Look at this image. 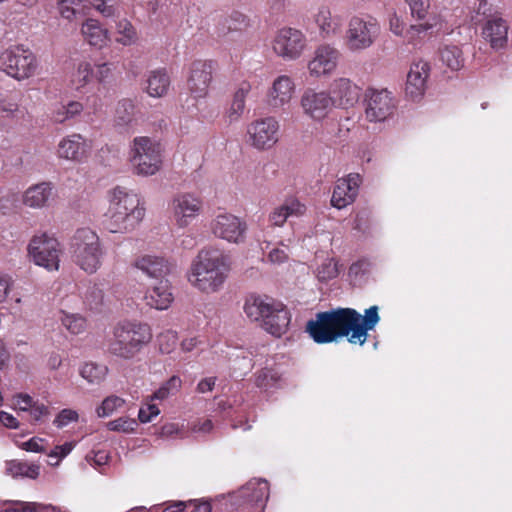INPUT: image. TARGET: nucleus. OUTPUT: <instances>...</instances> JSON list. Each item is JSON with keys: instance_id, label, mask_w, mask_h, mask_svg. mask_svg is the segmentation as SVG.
I'll use <instances>...</instances> for the list:
<instances>
[{"instance_id": "obj_32", "label": "nucleus", "mask_w": 512, "mask_h": 512, "mask_svg": "<svg viewBox=\"0 0 512 512\" xmlns=\"http://www.w3.org/2000/svg\"><path fill=\"white\" fill-rule=\"evenodd\" d=\"M84 40L91 46L102 48L108 41V31L95 19H87L81 26Z\"/></svg>"}, {"instance_id": "obj_7", "label": "nucleus", "mask_w": 512, "mask_h": 512, "mask_svg": "<svg viewBox=\"0 0 512 512\" xmlns=\"http://www.w3.org/2000/svg\"><path fill=\"white\" fill-rule=\"evenodd\" d=\"M129 159L135 174L155 175L163 162L161 144L146 136L135 137L130 145Z\"/></svg>"}, {"instance_id": "obj_41", "label": "nucleus", "mask_w": 512, "mask_h": 512, "mask_svg": "<svg viewBox=\"0 0 512 512\" xmlns=\"http://www.w3.org/2000/svg\"><path fill=\"white\" fill-rule=\"evenodd\" d=\"M107 372V366L94 362L85 363L80 370L81 376L91 384L101 383L105 379Z\"/></svg>"}, {"instance_id": "obj_4", "label": "nucleus", "mask_w": 512, "mask_h": 512, "mask_svg": "<svg viewBox=\"0 0 512 512\" xmlns=\"http://www.w3.org/2000/svg\"><path fill=\"white\" fill-rule=\"evenodd\" d=\"M152 340L148 324L136 320L118 322L108 339L107 349L110 355L122 359H134Z\"/></svg>"}, {"instance_id": "obj_38", "label": "nucleus", "mask_w": 512, "mask_h": 512, "mask_svg": "<svg viewBox=\"0 0 512 512\" xmlns=\"http://www.w3.org/2000/svg\"><path fill=\"white\" fill-rule=\"evenodd\" d=\"M440 59L444 65L453 71L464 67L465 58L462 49L457 45H445L440 49Z\"/></svg>"}, {"instance_id": "obj_46", "label": "nucleus", "mask_w": 512, "mask_h": 512, "mask_svg": "<svg viewBox=\"0 0 512 512\" xmlns=\"http://www.w3.org/2000/svg\"><path fill=\"white\" fill-rule=\"evenodd\" d=\"M280 380V375L274 369L264 368L256 374L255 384L262 389L273 387Z\"/></svg>"}, {"instance_id": "obj_17", "label": "nucleus", "mask_w": 512, "mask_h": 512, "mask_svg": "<svg viewBox=\"0 0 512 512\" xmlns=\"http://www.w3.org/2000/svg\"><path fill=\"white\" fill-rule=\"evenodd\" d=\"M418 21L419 23L407 25L404 15L393 12L389 16V29L394 35L403 38L407 43L416 44L435 25L430 18Z\"/></svg>"}, {"instance_id": "obj_5", "label": "nucleus", "mask_w": 512, "mask_h": 512, "mask_svg": "<svg viewBox=\"0 0 512 512\" xmlns=\"http://www.w3.org/2000/svg\"><path fill=\"white\" fill-rule=\"evenodd\" d=\"M247 317L260 322L261 327L275 337H281L288 330L291 316L280 302L269 297L250 296L244 304Z\"/></svg>"}, {"instance_id": "obj_16", "label": "nucleus", "mask_w": 512, "mask_h": 512, "mask_svg": "<svg viewBox=\"0 0 512 512\" xmlns=\"http://www.w3.org/2000/svg\"><path fill=\"white\" fill-rule=\"evenodd\" d=\"M279 122L274 117H265L249 124L248 143L256 149H269L278 141Z\"/></svg>"}, {"instance_id": "obj_23", "label": "nucleus", "mask_w": 512, "mask_h": 512, "mask_svg": "<svg viewBox=\"0 0 512 512\" xmlns=\"http://www.w3.org/2000/svg\"><path fill=\"white\" fill-rule=\"evenodd\" d=\"M430 66L425 61L414 62L407 75L405 93L413 101L421 99L427 87Z\"/></svg>"}, {"instance_id": "obj_8", "label": "nucleus", "mask_w": 512, "mask_h": 512, "mask_svg": "<svg viewBox=\"0 0 512 512\" xmlns=\"http://www.w3.org/2000/svg\"><path fill=\"white\" fill-rule=\"evenodd\" d=\"M380 24L370 15H354L347 24L344 43L353 53L362 52L370 48L380 34Z\"/></svg>"}, {"instance_id": "obj_12", "label": "nucleus", "mask_w": 512, "mask_h": 512, "mask_svg": "<svg viewBox=\"0 0 512 512\" xmlns=\"http://www.w3.org/2000/svg\"><path fill=\"white\" fill-rule=\"evenodd\" d=\"M307 39L301 30L291 27L279 29L272 40L274 53L284 60H296L304 52Z\"/></svg>"}, {"instance_id": "obj_35", "label": "nucleus", "mask_w": 512, "mask_h": 512, "mask_svg": "<svg viewBox=\"0 0 512 512\" xmlns=\"http://www.w3.org/2000/svg\"><path fill=\"white\" fill-rule=\"evenodd\" d=\"M57 10L62 18L74 21L86 16L89 7L84 0H59Z\"/></svg>"}, {"instance_id": "obj_47", "label": "nucleus", "mask_w": 512, "mask_h": 512, "mask_svg": "<svg viewBox=\"0 0 512 512\" xmlns=\"http://www.w3.org/2000/svg\"><path fill=\"white\" fill-rule=\"evenodd\" d=\"M83 298L90 309H98L103 303L104 294L99 286L93 284L87 287Z\"/></svg>"}, {"instance_id": "obj_60", "label": "nucleus", "mask_w": 512, "mask_h": 512, "mask_svg": "<svg viewBox=\"0 0 512 512\" xmlns=\"http://www.w3.org/2000/svg\"><path fill=\"white\" fill-rule=\"evenodd\" d=\"M28 411L34 421H40L43 417L49 415L48 407L40 403H35Z\"/></svg>"}, {"instance_id": "obj_15", "label": "nucleus", "mask_w": 512, "mask_h": 512, "mask_svg": "<svg viewBox=\"0 0 512 512\" xmlns=\"http://www.w3.org/2000/svg\"><path fill=\"white\" fill-rule=\"evenodd\" d=\"M212 234L229 243L240 244L245 241L247 225L240 217L231 213H220L210 223Z\"/></svg>"}, {"instance_id": "obj_13", "label": "nucleus", "mask_w": 512, "mask_h": 512, "mask_svg": "<svg viewBox=\"0 0 512 512\" xmlns=\"http://www.w3.org/2000/svg\"><path fill=\"white\" fill-rule=\"evenodd\" d=\"M364 114L369 122H384L396 109V101L387 89H367L364 97Z\"/></svg>"}, {"instance_id": "obj_57", "label": "nucleus", "mask_w": 512, "mask_h": 512, "mask_svg": "<svg viewBox=\"0 0 512 512\" xmlns=\"http://www.w3.org/2000/svg\"><path fill=\"white\" fill-rule=\"evenodd\" d=\"M113 64L102 63L96 66L95 77L99 82H106L112 77Z\"/></svg>"}, {"instance_id": "obj_52", "label": "nucleus", "mask_w": 512, "mask_h": 512, "mask_svg": "<svg viewBox=\"0 0 512 512\" xmlns=\"http://www.w3.org/2000/svg\"><path fill=\"white\" fill-rule=\"evenodd\" d=\"M107 427L111 431L130 433L137 427V421L135 419L120 417L118 419L109 421Z\"/></svg>"}, {"instance_id": "obj_61", "label": "nucleus", "mask_w": 512, "mask_h": 512, "mask_svg": "<svg viewBox=\"0 0 512 512\" xmlns=\"http://www.w3.org/2000/svg\"><path fill=\"white\" fill-rule=\"evenodd\" d=\"M288 258V254L283 248H273L268 253V259L272 263L280 264L286 261Z\"/></svg>"}, {"instance_id": "obj_2", "label": "nucleus", "mask_w": 512, "mask_h": 512, "mask_svg": "<svg viewBox=\"0 0 512 512\" xmlns=\"http://www.w3.org/2000/svg\"><path fill=\"white\" fill-rule=\"evenodd\" d=\"M144 216L145 207L140 197L126 188L115 187L109 192V207L102 225L110 233L125 234L133 231Z\"/></svg>"}, {"instance_id": "obj_50", "label": "nucleus", "mask_w": 512, "mask_h": 512, "mask_svg": "<svg viewBox=\"0 0 512 512\" xmlns=\"http://www.w3.org/2000/svg\"><path fill=\"white\" fill-rule=\"evenodd\" d=\"M2 512H40L38 505L34 502L4 501Z\"/></svg>"}, {"instance_id": "obj_28", "label": "nucleus", "mask_w": 512, "mask_h": 512, "mask_svg": "<svg viewBox=\"0 0 512 512\" xmlns=\"http://www.w3.org/2000/svg\"><path fill=\"white\" fill-rule=\"evenodd\" d=\"M53 194V186L50 182H41L30 186L22 197L23 204L33 209L45 207Z\"/></svg>"}, {"instance_id": "obj_54", "label": "nucleus", "mask_w": 512, "mask_h": 512, "mask_svg": "<svg viewBox=\"0 0 512 512\" xmlns=\"http://www.w3.org/2000/svg\"><path fill=\"white\" fill-rule=\"evenodd\" d=\"M78 420V413L72 409H63L54 419V424L58 428H62L71 422Z\"/></svg>"}, {"instance_id": "obj_53", "label": "nucleus", "mask_w": 512, "mask_h": 512, "mask_svg": "<svg viewBox=\"0 0 512 512\" xmlns=\"http://www.w3.org/2000/svg\"><path fill=\"white\" fill-rule=\"evenodd\" d=\"M411 10V15L416 20H425L428 17V10L430 7L429 0H405Z\"/></svg>"}, {"instance_id": "obj_24", "label": "nucleus", "mask_w": 512, "mask_h": 512, "mask_svg": "<svg viewBox=\"0 0 512 512\" xmlns=\"http://www.w3.org/2000/svg\"><path fill=\"white\" fill-rule=\"evenodd\" d=\"M334 100V107H352L359 99V88L348 78H337L330 85L328 92Z\"/></svg>"}, {"instance_id": "obj_27", "label": "nucleus", "mask_w": 512, "mask_h": 512, "mask_svg": "<svg viewBox=\"0 0 512 512\" xmlns=\"http://www.w3.org/2000/svg\"><path fill=\"white\" fill-rule=\"evenodd\" d=\"M306 212V206L297 198L290 197L275 207L269 214V223L275 227H281L290 217H300Z\"/></svg>"}, {"instance_id": "obj_31", "label": "nucleus", "mask_w": 512, "mask_h": 512, "mask_svg": "<svg viewBox=\"0 0 512 512\" xmlns=\"http://www.w3.org/2000/svg\"><path fill=\"white\" fill-rule=\"evenodd\" d=\"M145 300L148 306L157 310L167 309L172 301L173 295L167 280H161L157 285L146 292Z\"/></svg>"}, {"instance_id": "obj_44", "label": "nucleus", "mask_w": 512, "mask_h": 512, "mask_svg": "<svg viewBox=\"0 0 512 512\" xmlns=\"http://www.w3.org/2000/svg\"><path fill=\"white\" fill-rule=\"evenodd\" d=\"M181 385L182 380L178 376H172L150 396V400H165L169 396L176 394L180 390Z\"/></svg>"}, {"instance_id": "obj_18", "label": "nucleus", "mask_w": 512, "mask_h": 512, "mask_svg": "<svg viewBox=\"0 0 512 512\" xmlns=\"http://www.w3.org/2000/svg\"><path fill=\"white\" fill-rule=\"evenodd\" d=\"M340 51L333 45L324 43L317 46L307 68L311 76L321 77L332 74L339 63Z\"/></svg>"}, {"instance_id": "obj_63", "label": "nucleus", "mask_w": 512, "mask_h": 512, "mask_svg": "<svg viewBox=\"0 0 512 512\" xmlns=\"http://www.w3.org/2000/svg\"><path fill=\"white\" fill-rule=\"evenodd\" d=\"M36 402L28 394H19L16 397V405L21 411H28Z\"/></svg>"}, {"instance_id": "obj_40", "label": "nucleus", "mask_w": 512, "mask_h": 512, "mask_svg": "<svg viewBox=\"0 0 512 512\" xmlns=\"http://www.w3.org/2000/svg\"><path fill=\"white\" fill-rule=\"evenodd\" d=\"M83 111V105L80 102L71 101L66 105H58L52 112V119L56 123H64L74 118Z\"/></svg>"}, {"instance_id": "obj_11", "label": "nucleus", "mask_w": 512, "mask_h": 512, "mask_svg": "<svg viewBox=\"0 0 512 512\" xmlns=\"http://www.w3.org/2000/svg\"><path fill=\"white\" fill-rule=\"evenodd\" d=\"M204 210V200L199 193L179 192L170 202V211L178 228L188 227Z\"/></svg>"}, {"instance_id": "obj_19", "label": "nucleus", "mask_w": 512, "mask_h": 512, "mask_svg": "<svg viewBox=\"0 0 512 512\" xmlns=\"http://www.w3.org/2000/svg\"><path fill=\"white\" fill-rule=\"evenodd\" d=\"M296 90L294 80L288 75H279L271 83L266 93V103L272 109L289 105Z\"/></svg>"}, {"instance_id": "obj_33", "label": "nucleus", "mask_w": 512, "mask_h": 512, "mask_svg": "<svg viewBox=\"0 0 512 512\" xmlns=\"http://www.w3.org/2000/svg\"><path fill=\"white\" fill-rule=\"evenodd\" d=\"M170 77L164 69L151 71L146 80V92L149 96L160 98L167 94Z\"/></svg>"}, {"instance_id": "obj_51", "label": "nucleus", "mask_w": 512, "mask_h": 512, "mask_svg": "<svg viewBox=\"0 0 512 512\" xmlns=\"http://www.w3.org/2000/svg\"><path fill=\"white\" fill-rule=\"evenodd\" d=\"M338 275L337 263L333 259H325L317 268V277L320 281H329Z\"/></svg>"}, {"instance_id": "obj_30", "label": "nucleus", "mask_w": 512, "mask_h": 512, "mask_svg": "<svg viewBox=\"0 0 512 512\" xmlns=\"http://www.w3.org/2000/svg\"><path fill=\"white\" fill-rule=\"evenodd\" d=\"M508 26L501 18H492L488 20L483 27L482 34L492 48H502L507 42Z\"/></svg>"}, {"instance_id": "obj_22", "label": "nucleus", "mask_w": 512, "mask_h": 512, "mask_svg": "<svg viewBox=\"0 0 512 512\" xmlns=\"http://www.w3.org/2000/svg\"><path fill=\"white\" fill-rule=\"evenodd\" d=\"M313 22L322 39H332L337 37L343 26L342 17L332 12L327 5H321L313 14Z\"/></svg>"}, {"instance_id": "obj_37", "label": "nucleus", "mask_w": 512, "mask_h": 512, "mask_svg": "<svg viewBox=\"0 0 512 512\" xmlns=\"http://www.w3.org/2000/svg\"><path fill=\"white\" fill-rule=\"evenodd\" d=\"M40 467L33 463L11 460L5 463V473L11 477H27L36 479L39 476Z\"/></svg>"}, {"instance_id": "obj_3", "label": "nucleus", "mask_w": 512, "mask_h": 512, "mask_svg": "<svg viewBox=\"0 0 512 512\" xmlns=\"http://www.w3.org/2000/svg\"><path fill=\"white\" fill-rule=\"evenodd\" d=\"M230 268L227 254L216 248H204L191 263L188 281L201 292L215 293L222 288Z\"/></svg>"}, {"instance_id": "obj_26", "label": "nucleus", "mask_w": 512, "mask_h": 512, "mask_svg": "<svg viewBox=\"0 0 512 512\" xmlns=\"http://www.w3.org/2000/svg\"><path fill=\"white\" fill-rule=\"evenodd\" d=\"M238 497L247 504L263 509L269 497L268 482L262 479L251 480L238 491Z\"/></svg>"}, {"instance_id": "obj_21", "label": "nucleus", "mask_w": 512, "mask_h": 512, "mask_svg": "<svg viewBox=\"0 0 512 512\" xmlns=\"http://www.w3.org/2000/svg\"><path fill=\"white\" fill-rule=\"evenodd\" d=\"M213 64L211 61L196 60L191 65L188 88L195 98L207 95L212 80Z\"/></svg>"}, {"instance_id": "obj_56", "label": "nucleus", "mask_w": 512, "mask_h": 512, "mask_svg": "<svg viewBox=\"0 0 512 512\" xmlns=\"http://www.w3.org/2000/svg\"><path fill=\"white\" fill-rule=\"evenodd\" d=\"M74 445L71 442L64 443L63 445L56 446L49 454L48 457L56 458L54 463L50 462L51 465H58L59 460L66 457L73 449Z\"/></svg>"}, {"instance_id": "obj_25", "label": "nucleus", "mask_w": 512, "mask_h": 512, "mask_svg": "<svg viewBox=\"0 0 512 512\" xmlns=\"http://www.w3.org/2000/svg\"><path fill=\"white\" fill-rule=\"evenodd\" d=\"M90 150L88 142L80 134L63 138L57 149L60 158L80 162L87 157Z\"/></svg>"}, {"instance_id": "obj_9", "label": "nucleus", "mask_w": 512, "mask_h": 512, "mask_svg": "<svg viewBox=\"0 0 512 512\" xmlns=\"http://www.w3.org/2000/svg\"><path fill=\"white\" fill-rule=\"evenodd\" d=\"M4 71L17 80H24L34 75L37 69L35 55L22 45L6 49L0 56Z\"/></svg>"}, {"instance_id": "obj_6", "label": "nucleus", "mask_w": 512, "mask_h": 512, "mask_svg": "<svg viewBox=\"0 0 512 512\" xmlns=\"http://www.w3.org/2000/svg\"><path fill=\"white\" fill-rule=\"evenodd\" d=\"M103 255L104 250L95 231L89 228L76 231L72 240V258L81 270L95 273L102 264Z\"/></svg>"}, {"instance_id": "obj_55", "label": "nucleus", "mask_w": 512, "mask_h": 512, "mask_svg": "<svg viewBox=\"0 0 512 512\" xmlns=\"http://www.w3.org/2000/svg\"><path fill=\"white\" fill-rule=\"evenodd\" d=\"M160 413L159 408L151 403H147L145 406L141 407L138 413V419L141 423H148L152 421V419L158 416Z\"/></svg>"}, {"instance_id": "obj_36", "label": "nucleus", "mask_w": 512, "mask_h": 512, "mask_svg": "<svg viewBox=\"0 0 512 512\" xmlns=\"http://www.w3.org/2000/svg\"><path fill=\"white\" fill-rule=\"evenodd\" d=\"M219 32L222 36H228L233 32H242L250 25L249 18L239 11H233L220 22Z\"/></svg>"}, {"instance_id": "obj_62", "label": "nucleus", "mask_w": 512, "mask_h": 512, "mask_svg": "<svg viewBox=\"0 0 512 512\" xmlns=\"http://www.w3.org/2000/svg\"><path fill=\"white\" fill-rule=\"evenodd\" d=\"M86 459L91 464H94L96 466H102L107 463L108 454L105 451H98L95 453L88 454L86 456Z\"/></svg>"}, {"instance_id": "obj_39", "label": "nucleus", "mask_w": 512, "mask_h": 512, "mask_svg": "<svg viewBox=\"0 0 512 512\" xmlns=\"http://www.w3.org/2000/svg\"><path fill=\"white\" fill-rule=\"evenodd\" d=\"M136 120V106L130 99H122L118 102L114 121L118 126H129L132 125Z\"/></svg>"}, {"instance_id": "obj_10", "label": "nucleus", "mask_w": 512, "mask_h": 512, "mask_svg": "<svg viewBox=\"0 0 512 512\" xmlns=\"http://www.w3.org/2000/svg\"><path fill=\"white\" fill-rule=\"evenodd\" d=\"M27 250L35 265L49 271L59 269L61 249L59 242L54 237L46 233L36 234L30 240Z\"/></svg>"}, {"instance_id": "obj_64", "label": "nucleus", "mask_w": 512, "mask_h": 512, "mask_svg": "<svg viewBox=\"0 0 512 512\" xmlns=\"http://www.w3.org/2000/svg\"><path fill=\"white\" fill-rule=\"evenodd\" d=\"M216 378L215 377H208L202 379L198 385H197V391L199 393H206L213 390L215 386Z\"/></svg>"}, {"instance_id": "obj_34", "label": "nucleus", "mask_w": 512, "mask_h": 512, "mask_svg": "<svg viewBox=\"0 0 512 512\" xmlns=\"http://www.w3.org/2000/svg\"><path fill=\"white\" fill-rule=\"evenodd\" d=\"M250 91L248 84L241 85L234 93L232 101L225 111L229 123L237 122L244 113L246 97Z\"/></svg>"}, {"instance_id": "obj_43", "label": "nucleus", "mask_w": 512, "mask_h": 512, "mask_svg": "<svg viewBox=\"0 0 512 512\" xmlns=\"http://www.w3.org/2000/svg\"><path fill=\"white\" fill-rule=\"evenodd\" d=\"M138 37L135 28L127 20H120L117 23L116 41L124 46L136 43Z\"/></svg>"}, {"instance_id": "obj_1", "label": "nucleus", "mask_w": 512, "mask_h": 512, "mask_svg": "<svg viewBox=\"0 0 512 512\" xmlns=\"http://www.w3.org/2000/svg\"><path fill=\"white\" fill-rule=\"evenodd\" d=\"M380 321L379 307L374 305L361 315L352 308H337L319 312L306 324L305 331L317 344L337 342L346 337L354 345H363L368 331L373 330Z\"/></svg>"}, {"instance_id": "obj_20", "label": "nucleus", "mask_w": 512, "mask_h": 512, "mask_svg": "<svg viewBox=\"0 0 512 512\" xmlns=\"http://www.w3.org/2000/svg\"><path fill=\"white\" fill-rule=\"evenodd\" d=\"M362 178L358 173H350L344 178H339L334 186L331 204L337 209H342L352 204L359 191Z\"/></svg>"}, {"instance_id": "obj_59", "label": "nucleus", "mask_w": 512, "mask_h": 512, "mask_svg": "<svg viewBox=\"0 0 512 512\" xmlns=\"http://www.w3.org/2000/svg\"><path fill=\"white\" fill-rule=\"evenodd\" d=\"M13 281L9 276H0V303H3L12 288Z\"/></svg>"}, {"instance_id": "obj_29", "label": "nucleus", "mask_w": 512, "mask_h": 512, "mask_svg": "<svg viewBox=\"0 0 512 512\" xmlns=\"http://www.w3.org/2000/svg\"><path fill=\"white\" fill-rule=\"evenodd\" d=\"M134 267L151 278H160L170 272V264L163 257L143 255L134 262Z\"/></svg>"}, {"instance_id": "obj_58", "label": "nucleus", "mask_w": 512, "mask_h": 512, "mask_svg": "<svg viewBox=\"0 0 512 512\" xmlns=\"http://www.w3.org/2000/svg\"><path fill=\"white\" fill-rule=\"evenodd\" d=\"M18 110V105L4 96L0 95V115L3 117L12 116Z\"/></svg>"}, {"instance_id": "obj_42", "label": "nucleus", "mask_w": 512, "mask_h": 512, "mask_svg": "<svg viewBox=\"0 0 512 512\" xmlns=\"http://www.w3.org/2000/svg\"><path fill=\"white\" fill-rule=\"evenodd\" d=\"M91 77V64L86 61H82L77 65V68L71 75V85L74 89L79 90L90 81Z\"/></svg>"}, {"instance_id": "obj_48", "label": "nucleus", "mask_w": 512, "mask_h": 512, "mask_svg": "<svg viewBox=\"0 0 512 512\" xmlns=\"http://www.w3.org/2000/svg\"><path fill=\"white\" fill-rule=\"evenodd\" d=\"M157 341L160 351L169 354L176 348L178 336L175 331L166 330L157 336Z\"/></svg>"}, {"instance_id": "obj_49", "label": "nucleus", "mask_w": 512, "mask_h": 512, "mask_svg": "<svg viewBox=\"0 0 512 512\" xmlns=\"http://www.w3.org/2000/svg\"><path fill=\"white\" fill-rule=\"evenodd\" d=\"M61 321L72 334H80L86 328L85 319L78 314H64Z\"/></svg>"}, {"instance_id": "obj_45", "label": "nucleus", "mask_w": 512, "mask_h": 512, "mask_svg": "<svg viewBox=\"0 0 512 512\" xmlns=\"http://www.w3.org/2000/svg\"><path fill=\"white\" fill-rule=\"evenodd\" d=\"M125 404V400L116 395L106 397L100 406L96 408L98 417L104 418L112 415Z\"/></svg>"}, {"instance_id": "obj_14", "label": "nucleus", "mask_w": 512, "mask_h": 512, "mask_svg": "<svg viewBox=\"0 0 512 512\" xmlns=\"http://www.w3.org/2000/svg\"><path fill=\"white\" fill-rule=\"evenodd\" d=\"M299 105L304 116L314 122H321L333 111L334 100L326 91L308 88L302 93Z\"/></svg>"}]
</instances>
